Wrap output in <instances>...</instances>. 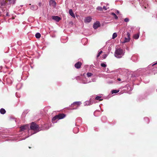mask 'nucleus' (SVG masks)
Masks as SVG:
<instances>
[{
    "instance_id": "f3484780",
    "label": "nucleus",
    "mask_w": 157,
    "mask_h": 157,
    "mask_svg": "<svg viewBox=\"0 0 157 157\" xmlns=\"http://www.w3.org/2000/svg\"><path fill=\"white\" fill-rule=\"evenodd\" d=\"M117 36V34L116 33H113L112 36V39H114L116 38Z\"/></svg>"
},
{
    "instance_id": "2f4dec72",
    "label": "nucleus",
    "mask_w": 157,
    "mask_h": 157,
    "mask_svg": "<svg viewBox=\"0 0 157 157\" xmlns=\"http://www.w3.org/2000/svg\"><path fill=\"white\" fill-rule=\"evenodd\" d=\"M39 5H40V6L41 3H39Z\"/></svg>"
},
{
    "instance_id": "f03ea898",
    "label": "nucleus",
    "mask_w": 157,
    "mask_h": 157,
    "mask_svg": "<svg viewBox=\"0 0 157 157\" xmlns=\"http://www.w3.org/2000/svg\"><path fill=\"white\" fill-rule=\"evenodd\" d=\"M30 128L34 131L38 132L39 131V127L36 123L33 122L31 124Z\"/></svg>"
},
{
    "instance_id": "c85d7f7f",
    "label": "nucleus",
    "mask_w": 157,
    "mask_h": 157,
    "mask_svg": "<svg viewBox=\"0 0 157 157\" xmlns=\"http://www.w3.org/2000/svg\"><path fill=\"white\" fill-rule=\"evenodd\" d=\"M117 80H118V81H121V78H118L117 79Z\"/></svg>"
},
{
    "instance_id": "a878e982",
    "label": "nucleus",
    "mask_w": 157,
    "mask_h": 157,
    "mask_svg": "<svg viewBox=\"0 0 157 157\" xmlns=\"http://www.w3.org/2000/svg\"><path fill=\"white\" fill-rule=\"evenodd\" d=\"M103 56L104 58L105 59L106 58V57L107 56V55L106 54H104L103 55Z\"/></svg>"
},
{
    "instance_id": "2eb2a0df",
    "label": "nucleus",
    "mask_w": 157,
    "mask_h": 157,
    "mask_svg": "<svg viewBox=\"0 0 157 157\" xmlns=\"http://www.w3.org/2000/svg\"><path fill=\"white\" fill-rule=\"evenodd\" d=\"M35 36L37 38H39L41 36V35L39 33H37L36 34Z\"/></svg>"
},
{
    "instance_id": "4468645a",
    "label": "nucleus",
    "mask_w": 157,
    "mask_h": 157,
    "mask_svg": "<svg viewBox=\"0 0 157 157\" xmlns=\"http://www.w3.org/2000/svg\"><path fill=\"white\" fill-rule=\"evenodd\" d=\"M139 35L138 34H135L133 36V38L135 39H138L139 38Z\"/></svg>"
},
{
    "instance_id": "1a4fd4ad",
    "label": "nucleus",
    "mask_w": 157,
    "mask_h": 157,
    "mask_svg": "<svg viewBox=\"0 0 157 157\" xmlns=\"http://www.w3.org/2000/svg\"><path fill=\"white\" fill-rule=\"evenodd\" d=\"M81 104V102L80 101H76L74 102L73 104H71L72 106H75V105H77V107Z\"/></svg>"
},
{
    "instance_id": "412c9836",
    "label": "nucleus",
    "mask_w": 157,
    "mask_h": 157,
    "mask_svg": "<svg viewBox=\"0 0 157 157\" xmlns=\"http://www.w3.org/2000/svg\"><path fill=\"white\" fill-rule=\"evenodd\" d=\"M92 75V74L90 73H87V75L88 77H89L91 76Z\"/></svg>"
},
{
    "instance_id": "cd10ccee",
    "label": "nucleus",
    "mask_w": 157,
    "mask_h": 157,
    "mask_svg": "<svg viewBox=\"0 0 157 157\" xmlns=\"http://www.w3.org/2000/svg\"><path fill=\"white\" fill-rule=\"evenodd\" d=\"M6 16H9V13L8 12H7L6 13Z\"/></svg>"
},
{
    "instance_id": "4be33fe9",
    "label": "nucleus",
    "mask_w": 157,
    "mask_h": 157,
    "mask_svg": "<svg viewBox=\"0 0 157 157\" xmlns=\"http://www.w3.org/2000/svg\"><path fill=\"white\" fill-rule=\"evenodd\" d=\"M102 53V51H100L98 54L97 56V57H98Z\"/></svg>"
},
{
    "instance_id": "20e7f679",
    "label": "nucleus",
    "mask_w": 157,
    "mask_h": 157,
    "mask_svg": "<svg viewBox=\"0 0 157 157\" xmlns=\"http://www.w3.org/2000/svg\"><path fill=\"white\" fill-rule=\"evenodd\" d=\"M130 34L129 33H127V37L124 38V41L122 42V43H124L126 42H128L130 40Z\"/></svg>"
},
{
    "instance_id": "6ab92c4d",
    "label": "nucleus",
    "mask_w": 157,
    "mask_h": 157,
    "mask_svg": "<svg viewBox=\"0 0 157 157\" xmlns=\"http://www.w3.org/2000/svg\"><path fill=\"white\" fill-rule=\"evenodd\" d=\"M97 10H98L100 11H102L103 10V9L100 6H98L97 8Z\"/></svg>"
},
{
    "instance_id": "7ed1b4c3",
    "label": "nucleus",
    "mask_w": 157,
    "mask_h": 157,
    "mask_svg": "<svg viewBox=\"0 0 157 157\" xmlns=\"http://www.w3.org/2000/svg\"><path fill=\"white\" fill-rule=\"evenodd\" d=\"M66 117V115L63 113H59L56 115L52 119V121H55L56 119H61L63 118Z\"/></svg>"
},
{
    "instance_id": "f257e3e1",
    "label": "nucleus",
    "mask_w": 157,
    "mask_h": 157,
    "mask_svg": "<svg viewBox=\"0 0 157 157\" xmlns=\"http://www.w3.org/2000/svg\"><path fill=\"white\" fill-rule=\"evenodd\" d=\"M124 52L122 49L121 48H118L116 49L115 52V56L117 58H120L123 55Z\"/></svg>"
},
{
    "instance_id": "9d476101",
    "label": "nucleus",
    "mask_w": 157,
    "mask_h": 157,
    "mask_svg": "<svg viewBox=\"0 0 157 157\" xmlns=\"http://www.w3.org/2000/svg\"><path fill=\"white\" fill-rule=\"evenodd\" d=\"M49 3L50 4L54 6H55L56 5V2L54 0H50L49 1Z\"/></svg>"
},
{
    "instance_id": "b1692460",
    "label": "nucleus",
    "mask_w": 157,
    "mask_h": 157,
    "mask_svg": "<svg viewBox=\"0 0 157 157\" xmlns=\"http://www.w3.org/2000/svg\"><path fill=\"white\" fill-rule=\"evenodd\" d=\"M129 21V19L128 18H125L124 19V21L126 22H128Z\"/></svg>"
},
{
    "instance_id": "423d86ee",
    "label": "nucleus",
    "mask_w": 157,
    "mask_h": 157,
    "mask_svg": "<svg viewBox=\"0 0 157 157\" xmlns=\"http://www.w3.org/2000/svg\"><path fill=\"white\" fill-rule=\"evenodd\" d=\"M82 64V63L81 62H78L75 64V67L77 69H79L81 67Z\"/></svg>"
},
{
    "instance_id": "0eeeda50",
    "label": "nucleus",
    "mask_w": 157,
    "mask_h": 157,
    "mask_svg": "<svg viewBox=\"0 0 157 157\" xmlns=\"http://www.w3.org/2000/svg\"><path fill=\"white\" fill-rule=\"evenodd\" d=\"M52 18L53 19L56 21L57 22H59L61 19L60 17L58 16H53L52 17Z\"/></svg>"
},
{
    "instance_id": "a211bd4d",
    "label": "nucleus",
    "mask_w": 157,
    "mask_h": 157,
    "mask_svg": "<svg viewBox=\"0 0 157 157\" xmlns=\"http://www.w3.org/2000/svg\"><path fill=\"white\" fill-rule=\"evenodd\" d=\"M25 126H23L21 127H20V129L21 131H23L25 130L26 129Z\"/></svg>"
},
{
    "instance_id": "6e6552de",
    "label": "nucleus",
    "mask_w": 157,
    "mask_h": 157,
    "mask_svg": "<svg viewBox=\"0 0 157 157\" xmlns=\"http://www.w3.org/2000/svg\"><path fill=\"white\" fill-rule=\"evenodd\" d=\"M92 18L90 17H86L85 21L86 22L89 23L92 20Z\"/></svg>"
},
{
    "instance_id": "5701e85b",
    "label": "nucleus",
    "mask_w": 157,
    "mask_h": 157,
    "mask_svg": "<svg viewBox=\"0 0 157 157\" xmlns=\"http://www.w3.org/2000/svg\"><path fill=\"white\" fill-rule=\"evenodd\" d=\"M101 66L103 67H105L106 66V65L104 63H102L101 64Z\"/></svg>"
},
{
    "instance_id": "c756f323",
    "label": "nucleus",
    "mask_w": 157,
    "mask_h": 157,
    "mask_svg": "<svg viewBox=\"0 0 157 157\" xmlns=\"http://www.w3.org/2000/svg\"><path fill=\"white\" fill-rule=\"evenodd\" d=\"M34 147L33 146H32L31 147H29V149H30L31 148H33Z\"/></svg>"
},
{
    "instance_id": "39448f33",
    "label": "nucleus",
    "mask_w": 157,
    "mask_h": 157,
    "mask_svg": "<svg viewBox=\"0 0 157 157\" xmlns=\"http://www.w3.org/2000/svg\"><path fill=\"white\" fill-rule=\"evenodd\" d=\"M100 24L99 21H97L94 23L93 25V28L94 29H96L100 26Z\"/></svg>"
},
{
    "instance_id": "7c9ffc66",
    "label": "nucleus",
    "mask_w": 157,
    "mask_h": 157,
    "mask_svg": "<svg viewBox=\"0 0 157 157\" xmlns=\"http://www.w3.org/2000/svg\"><path fill=\"white\" fill-rule=\"evenodd\" d=\"M3 15L1 14V13L0 12V17L2 16Z\"/></svg>"
},
{
    "instance_id": "bb28decb",
    "label": "nucleus",
    "mask_w": 157,
    "mask_h": 157,
    "mask_svg": "<svg viewBox=\"0 0 157 157\" xmlns=\"http://www.w3.org/2000/svg\"><path fill=\"white\" fill-rule=\"evenodd\" d=\"M155 65H157V62L156 63H155L154 64H153L152 66H155Z\"/></svg>"
},
{
    "instance_id": "aec40b11",
    "label": "nucleus",
    "mask_w": 157,
    "mask_h": 157,
    "mask_svg": "<svg viewBox=\"0 0 157 157\" xmlns=\"http://www.w3.org/2000/svg\"><path fill=\"white\" fill-rule=\"evenodd\" d=\"M119 91V90H112V94H114V93H117Z\"/></svg>"
},
{
    "instance_id": "dca6fc26",
    "label": "nucleus",
    "mask_w": 157,
    "mask_h": 157,
    "mask_svg": "<svg viewBox=\"0 0 157 157\" xmlns=\"http://www.w3.org/2000/svg\"><path fill=\"white\" fill-rule=\"evenodd\" d=\"M101 97L97 96L95 98V99L96 100H99L100 101H101L102 100H103L102 99H101Z\"/></svg>"
},
{
    "instance_id": "f8f14e48",
    "label": "nucleus",
    "mask_w": 157,
    "mask_h": 157,
    "mask_svg": "<svg viewBox=\"0 0 157 157\" xmlns=\"http://www.w3.org/2000/svg\"><path fill=\"white\" fill-rule=\"evenodd\" d=\"M110 14L112 15L115 19H117L118 18V17L116 15V14L114 13H111Z\"/></svg>"
},
{
    "instance_id": "ddd939ff",
    "label": "nucleus",
    "mask_w": 157,
    "mask_h": 157,
    "mask_svg": "<svg viewBox=\"0 0 157 157\" xmlns=\"http://www.w3.org/2000/svg\"><path fill=\"white\" fill-rule=\"evenodd\" d=\"M0 112L2 114H4L6 113V111L4 109L2 108L0 110Z\"/></svg>"
},
{
    "instance_id": "9b49d317",
    "label": "nucleus",
    "mask_w": 157,
    "mask_h": 157,
    "mask_svg": "<svg viewBox=\"0 0 157 157\" xmlns=\"http://www.w3.org/2000/svg\"><path fill=\"white\" fill-rule=\"evenodd\" d=\"M69 14L73 17H75V15L73 13L72 9H70L69 11Z\"/></svg>"
},
{
    "instance_id": "393cba45",
    "label": "nucleus",
    "mask_w": 157,
    "mask_h": 157,
    "mask_svg": "<svg viewBox=\"0 0 157 157\" xmlns=\"http://www.w3.org/2000/svg\"><path fill=\"white\" fill-rule=\"evenodd\" d=\"M109 7H108V8H106V7L105 6H104L103 7V8H102L103 10V9H104L105 10H107V9H109Z\"/></svg>"
}]
</instances>
